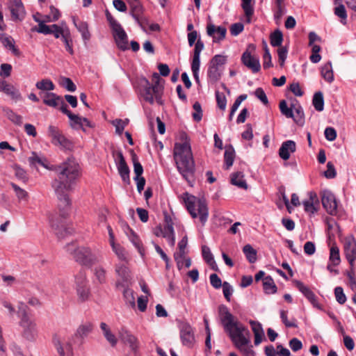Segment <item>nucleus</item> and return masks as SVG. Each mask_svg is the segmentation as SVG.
I'll return each mask as SVG.
<instances>
[{
	"instance_id": "59",
	"label": "nucleus",
	"mask_w": 356,
	"mask_h": 356,
	"mask_svg": "<svg viewBox=\"0 0 356 356\" xmlns=\"http://www.w3.org/2000/svg\"><path fill=\"white\" fill-rule=\"evenodd\" d=\"M29 160L31 165H35L36 164H39L44 168H47V166L45 164V162L47 161V160L45 159H42V158L40 157L35 152L32 153V156L29 157Z\"/></svg>"
},
{
	"instance_id": "64",
	"label": "nucleus",
	"mask_w": 356,
	"mask_h": 356,
	"mask_svg": "<svg viewBox=\"0 0 356 356\" xmlns=\"http://www.w3.org/2000/svg\"><path fill=\"white\" fill-rule=\"evenodd\" d=\"M78 29L81 33L82 38L84 40H88L90 39V34L86 23L81 22L78 26Z\"/></svg>"
},
{
	"instance_id": "40",
	"label": "nucleus",
	"mask_w": 356,
	"mask_h": 356,
	"mask_svg": "<svg viewBox=\"0 0 356 356\" xmlns=\"http://www.w3.org/2000/svg\"><path fill=\"white\" fill-rule=\"evenodd\" d=\"M115 272L122 278L123 281L127 282L131 277L129 269L124 264L116 265Z\"/></svg>"
},
{
	"instance_id": "6",
	"label": "nucleus",
	"mask_w": 356,
	"mask_h": 356,
	"mask_svg": "<svg viewBox=\"0 0 356 356\" xmlns=\"http://www.w3.org/2000/svg\"><path fill=\"white\" fill-rule=\"evenodd\" d=\"M19 306V314L21 316L19 325L22 328V335L28 340L33 339L37 335L38 330L35 321L27 314L26 306L23 303Z\"/></svg>"
},
{
	"instance_id": "1",
	"label": "nucleus",
	"mask_w": 356,
	"mask_h": 356,
	"mask_svg": "<svg viewBox=\"0 0 356 356\" xmlns=\"http://www.w3.org/2000/svg\"><path fill=\"white\" fill-rule=\"evenodd\" d=\"M219 319L224 332L234 346L244 355L254 356V352L250 343V332L248 327L232 315L225 305L218 307Z\"/></svg>"
},
{
	"instance_id": "51",
	"label": "nucleus",
	"mask_w": 356,
	"mask_h": 356,
	"mask_svg": "<svg viewBox=\"0 0 356 356\" xmlns=\"http://www.w3.org/2000/svg\"><path fill=\"white\" fill-rule=\"evenodd\" d=\"M173 223L170 218H165V224L162 227L159 226V230L161 234V236H167V234L174 232L173 229Z\"/></svg>"
},
{
	"instance_id": "2",
	"label": "nucleus",
	"mask_w": 356,
	"mask_h": 356,
	"mask_svg": "<svg viewBox=\"0 0 356 356\" xmlns=\"http://www.w3.org/2000/svg\"><path fill=\"white\" fill-rule=\"evenodd\" d=\"M56 177L52 182L54 188L61 206L69 207L71 201L69 192L73 189V186L81 176V168L74 159L69 158L65 162L54 167Z\"/></svg>"
},
{
	"instance_id": "29",
	"label": "nucleus",
	"mask_w": 356,
	"mask_h": 356,
	"mask_svg": "<svg viewBox=\"0 0 356 356\" xmlns=\"http://www.w3.org/2000/svg\"><path fill=\"white\" fill-rule=\"evenodd\" d=\"M35 87L41 92L39 93L42 97L44 94L43 91L50 92L55 89L54 83L49 79H43L36 83Z\"/></svg>"
},
{
	"instance_id": "60",
	"label": "nucleus",
	"mask_w": 356,
	"mask_h": 356,
	"mask_svg": "<svg viewBox=\"0 0 356 356\" xmlns=\"http://www.w3.org/2000/svg\"><path fill=\"white\" fill-rule=\"evenodd\" d=\"M216 98L218 108L224 111L226 108L227 105V99L225 95L222 92L217 91L216 92Z\"/></svg>"
},
{
	"instance_id": "21",
	"label": "nucleus",
	"mask_w": 356,
	"mask_h": 356,
	"mask_svg": "<svg viewBox=\"0 0 356 356\" xmlns=\"http://www.w3.org/2000/svg\"><path fill=\"white\" fill-rule=\"evenodd\" d=\"M207 33L213 38V42H219L225 38L227 29L224 26H217L209 23L207 26Z\"/></svg>"
},
{
	"instance_id": "36",
	"label": "nucleus",
	"mask_w": 356,
	"mask_h": 356,
	"mask_svg": "<svg viewBox=\"0 0 356 356\" xmlns=\"http://www.w3.org/2000/svg\"><path fill=\"white\" fill-rule=\"evenodd\" d=\"M127 236L129 238V241L138 250V252L143 255L144 252V248L138 235L134 231H133L131 233H129V234H127Z\"/></svg>"
},
{
	"instance_id": "15",
	"label": "nucleus",
	"mask_w": 356,
	"mask_h": 356,
	"mask_svg": "<svg viewBox=\"0 0 356 356\" xmlns=\"http://www.w3.org/2000/svg\"><path fill=\"white\" fill-rule=\"evenodd\" d=\"M180 338L182 344L188 348H192L195 343V336L192 327L185 322L179 325Z\"/></svg>"
},
{
	"instance_id": "10",
	"label": "nucleus",
	"mask_w": 356,
	"mask_h": 356,
	"mask_svg": "<svg viewBox=\"0 0 356 356\" xmlns=\"http://www.w3.org/2000/svg\"><path fill=\"white\" fill-rule=\"evenodd\" d=\"M255 45L250 44L241 56L242 63L253 73H257L261 69L259 58L255 55Z\"/></svg>"
},
{
	"instance_id": "13",
	"label": "nucleus",
	"mask_w": 356,
	"mask_h": 356,
	"mask_svg": "<svg viewBox=\"0 0 356 356\" xmlns=\"http://www.w3.org/2000/svg\"><path fill=\"white\" fill-rule=\"evenodd\" d=\"M204 49V42L201 39H199L195 44L193 49V59L191 62V70L194 76V79L197 83L200 82L199 79V69L200 65V53Z\"/></svg>"
},
{
	"instance_id": "54",
	"label": "nucleus",
	"mask_w": 356,
	"mask_h": 356,
	"mask_svg": "<svg viewBox=\"0 0 356 356\" xmlns=\"http://www.w3.org/2000/svg\"><path fill=\"white\" fill-rule=\"evenodd\" d=\"M288 49L286 47L282 46L277 49L278 63L281 67L284 65L285 60L287 57Z\"/></svg>"
},
{
	"instance_id": "55",
	"label": "nucleus",
	"mask_w": 356,
	"mask_h": 356,
	"mask_svg": "<svg viewBox=\"0 0 356 356\" xmlns=\"http://www.w3.org/2000/svg\"><path fill=\"white\" fill-rule=\"evenodd\" d=\"M334 14L341 19L343 24H346L347 14L343 5L340 4L334 8Z\"/></svg>"
},
{
	"instance_id": "35",
	"label": "nucleus",
	"mask_w": 356,
	"mask_h": 356,
	"mask_svg": "<svg viewBox=\"0 0 356 356\" xmlns=\"http://www.w3.org/2000/svg\"><path fill=\"white\" fill-rule=\"evenodd\" d=\"M231 183L239 188L247 189L248 186L244 179L243 174L241 172L232 174L231 177Z\"/></svg>"
},
{
	"instance_id": "43",
	"label": "nucleus",
	"mask_w": 356,
	"mask_h": 356,
	"mask_svg": "<svg viewBox=\"0 0 356 356\" xmlns=\"http://www.w3.org/2000/svg\"><path fill=\"white\" fill-rule=\"evenodd\" d=\"M207 75L211 82L215 83L220 78V70L211 64H209Z\"/></svg>"
},
{
	"instance_id": "9",
	"label": "nucleus",
	"mask_w": 356,
	"mask_h": 356,
	"mask_svg": "<svg viewBox=\"0 0 356 356\" xmlns=\"http://www.w3.org/2000/svg\"><path fill=\"white\" fill-rule=\"evenodd\" d=\"M72 338L65 333L59 332L53 338V343L59 356H72L73 350L72 346Z\"/></svg>"
},
{
	"instance_id": "22",
	"label": "nucleus",
	"mask_w": 356,
	"mask_h": 356,
	"mask_svg": "<svg viewBox=\"0 0 356 356\" xmlns=\"http://www.w3.org/2000/svg\"><path fill=\"white\" fill-rule=\"evenodd\" d=\"M304 209L309 213H314L319 208V200L315 192L309 193V199L303 202Z\"/></svg>"
},
{
	"instance_id": "48",
	"label": "nucleus",
	"mask_w": 356,
	"mask_h": 356,
	"mask_svg": "<svg viewBox=\"0 0 356 356\" xmlns=\"http://www.w3.org/2000/svg\"><path fill=\"white\" fill-rule=\"evenodd\" d=\"M234 157L235 152L233 148H229L225 150L224 160L227 169L229 168L232 165Z\"/></svg>"
},
{
	"instance_id": "25",
	"label": "nucleus",
	"mask_w": 356,
	"mask_h": 356,
	"mask_svg": "<svg viewBox=\"0 0 356 356\" xmlns=\"http://www.w3.org/2000/svg\"><path fill=\"white\" fill-rule=\"evenodd\" d=\"M249 323L254 335V344L257 346L261 343L263 339L264 338V330L262 328L261 324L258 321L251 320L250 321Z\"/></svg>"
},
{
	"instance_id": "5",
	"label": "nucleus",
	"mask_w": 356,
	"mask_h": 356,
	"mask_svg": "<svg viewBox=\"0 0 356 356\" xmlns=\"http://www.w3.org/2000/svg\"><path fill=\"white\" fill-rule=\"evenodd\" d=\"M75 243H71L68 244L66 248L68 252L73 254L76 262L86 266H91L96 262L97 257L90 248L86 247L75 248Z\"/></svg>"
},
{
	"instance_id": "30",
	"label": "nucleus",
	"mask_w": 356,
	"mask_h": 356,
	"mask_svg": "<svg viewBox=\"0 0 356 356\" xmlns=\"http://www.w3.org/2000/svg\"><path fill=\"white\" fill-rule=\"evenodd\" d=\"M100 328L103 332V334L111 346L114 347L118 343V339L112 333L109 327L105 323H101Z\"/></svg>"
},
{
	"instance_id": "3",
	"label": "nucleus",
	"mask_w": 356,
	"mask_h": 356,
	"mask_svg": "<svg viewBox=\"0 0 356 356\" xmlns=\"http://www.w3.org/2000/svg\"><path fill=\"white\" fill-rule=\"evenodd\" d=\"M174 159L178 171L186 181L192 185L195 181V163L189 143H176Z\"/></svg>"
},
{
	"instance_id": "45",
	"label": "nucleus",
	"mask_w": 356,
	"mask_h": 356,
	"mask_svg": "<svg viewBox=\"0 0 356 356\" xmlns=\"http://www.w3.org/2000/svg\"><path fill=\"white\" fill-rule=\"evenodd\" d=\"M93 329V325L90 323H86L80 325L75 334L76 337L83 338L89 334Z\"/></svg>"
},
{
	"instance_id": "20",
	"label": "nucleus",
	"mask_w": 356,
	"mask_h": 356,
	"mask_svg": "<svg viewBox=\"0 0 356 356\" xmlns=\"http://www.w3.org/2000/svg\"><path fill=\"white\" fill-rule=\"evenodd\" d=\"M343 252L346 259L353 266L356 259V241L353 238L345 241Z\"/></svg>"
},
{
	"instance_id": "46",
	"label": "nucleus",
	"mask_w": 356,
	"mask_h": 356,
	"mask_svg": "<svg viewBox=\"0 0 356 356\" xmlns=\"http://www.w3.org/2000/svg\"><path fill=\"white\" fill-rule=\"evenodd\" d=\"M288 312L286 310L280 311V318L282 322L284 324L286 327H297V321L295 318H292L291 320L288 319L287 316Z\"/></svg>"
},
{
	"instance_id": "17",
	"label": "nucleus",
	"mask_w": 356,
	"mask_h": 356,
	"mask_svg": "<svg viewBox=\"0 0 356 356\" xmlns=\"http://www.w3.org/2000/svg\"><path fill=\"white\" fill-rule=\"evenodd\" d=\"M321 202L326 211L330 215L337 213V202L334 195L329 191H323L321 193Z\"/></svg>"
},
{
	"instance_id": "18",
	"label": "nucleus",
	"mask_w": 356,
	"mask_h": 356,
	"mask_svg": "<svg viewBox=\"0 0 356 356\" xmlns=\"http://www.w3.org/2000/svg\"><path fill=\"white\" fill-rule=\"evenodd\" d=\"M340 263L339 249L336 244H333L330 249L329 263L327 266V270L331 273L338 275L339 271L334 267L338 266Z\"/></svg>"
},
{
	"instance_id": "12",
	"label": "nucleus",
	"mask_w": 356,
	"mask_h": 356,
	"mask_svg": "<svg viewBox=\"0 0 356 356\" xmlns=\"http://www.w3.org/2000/svg\"><path fill=\"white\" fill-rule=\"evenodd\" d=\"M76 293L81 302L87 300L90 296V289L86 280V274L84 270H81L75 276Z\"/></svg>"
},
{
	"instance_id": "37",
	"label": "nucleus",
	"mask_w": 356,
	"mask_h": 356,
	"mask_svg": "<svg viewBox=\"0 0 356 356\" xmlns=\"http://www.w3.org/2000/svg\"><path fill=\"white\" fill-rule=\"evenodd\" d=\"M188 243L187 236H184L178 243L179 252L175 254V259L177 261L178 266H179V259L184 258L185 249Z\"/></svg>"
},
{
	"instance_id": "57",
	"label": "nucleus",
	"mask_w": 356,
	"mask_h": 356,
	"mask_svg": "<svg viewBox=\"0 0 356 356\" xmlns=\"http://www.w3.org/2000/svg\"><path fill=\"white\" fill-rule=\"evenodd\" d=\"M280 109L281 113L286 118H293V113L291 108H289L285 100H282L280 102Z\"/></svg>"
},
{
	"instance_id": "4",
	"label": "nucleus",
	"mask_w": 356,
	"mask_h": 356,
	"mask_svg": "<svg viewBox=\"0 0 356 356\" xmlns=\"http://www.w3.org/2000/svg\"><path fill=\"white\" fill-rule=\"evenodd\" d=\"M164 81L159 74L154 72L152 76V82L145 77L137 79L135 87L138 95L146 102L153 104L154 102L162 104Z\"/></svg>"
},
{
	"instance_id": "16",
	"label": "nucleus",
	"mask_w": 356,
	"mask_h": 356,
	"mask_svg": "<svg viewBox=\"0 0 356 356\" xmlns=\"http://www.w3.org/2000/svg\"><path fill=\"white\" fill-rule=\"evenodd\" d=\"M115 163L118 172L122 179L126 184L130 183L129 178V168L125 161V159L121 152H116Z\"/></svg>"
},
{
	"instance_id": "53",
	"label": "nucleus",
	"mask_w": 356,
	"mask_h": 356,
	"mask_svg": "<svg viewBox=\"0 0 356 356\" xmlns=\"http://www.w3.org/2000/svg\"><path fill=\"white\" fill-rule=\"evenodd\" d=\"M10 186L14 190L16 196L17 197L19 200H26L28 197V193L18 186L17 184L14 183H11Z\"/></svg>"
},
{
	"instance_id": "42",
	"label": "nucleus",
	"mask_w": 356,
	"mask_h": 356,
	"mask_svg": "<svg viewBox=\"0 0 356 356\" xmlns=\"http://www.w3.org/2000/svg\"><path fill=\"white\" fill-rule=\"evenodd\" d=\"M314 107L317 111H322L324 108L323 95L321 92H317L314 94L312 99Z\"/></svg>"
},
{
	"instance_id": "52",
	"label": "nucleus",
	"mask_w": 356,
	"mask_h": 356,
	"mask_svg": "<svg viewBox=\"0 0 356 356\" xmlns=\"http://www.w3.org/2000/svg\"><path fill=\"white\" fill-rule=\"evenodd\" d=\"M132 161L134 163V170L136 175V177H142V174L143 172V168L140 163L138 161V156L135 153H132Z\"/></svg>"
},
{
	"instance_id": "24",
	"label": "nucleus",
	"mask_w": 356,
	"mask_h": 356,
	"mask_svg": "<svg viewBox=\"0 0 356 356\" xmlns=\"http://www.w3.org/2000/svg\"><path fill=\"white\" fill-rule=\"evenodd\" d=\"M296 149V145L294 141L286 140L282 144L279 149V155L283 160L286 161L290 158V154L293 153Z\"/></svg>"
},
{
	"instance_id": "38",
	"label": "nucleus",
	"mask_w": 356,
	"mask_h": 356,
	"mask_svg": "<svg viewBox=\"0 0 356 356\" xmlns=\"http://www.w3.org/2000/svg\"><path fill=\"white\" fill-rule=\"evenodd\" d=\"M110 245L113 251L115 252L120 260L127 261V253L125 249L120 243H113Z\"/></svg>"
},
{
	"instance_id": "19",
	"label": "nucleus",
	"mask_w": 356,
	"mask_h": 356,
	"mask_svg": "<svg viewBox=\"0 0 356 356\" xmlns=\"http://www.w3.org/2000/svg\"><path fill=\"white\" fill-rule=\"evenodd\" d=\"M8 8L13 21H22L25 17V10L21 0H10Z\"/></svg>"
},
{
	"instance_id": "8",
	"label": "nucleus",
	"mask_w": 356,
	"mask_h": 356,
	"mask_svg": "<svg viewBox=\"0 0 356 356\" xmlns=\"http://www.w3.org/2000/svg\"><path fill=\"white\" fill-rule=\"evenodd\" d=\"M67 213L62 211L59 215L52 214L49 216L51 226L58 238H64L73 232L72 227L66 222Z\"/></svg>"
},
{
	"instance_id": "27",
	"label": "nucleus",
	"mask_w": 356,
	"mask_h": 356,
	"mask_svg": "<svg viewBox=\"0 0 356 356\" xmlns=\"http://www.w3.org/2000/svg\"><path fill=\"white\" fill-rule=\"evenodd\" d=\"M43 98V103L53 108H58V102L62 98L60 96L56 95V93L51 92H46L42 96Z\"/></svg>"
},
{
	"instance_id": "39",
	"label": "nucleus",
	"mask_w": 356,
	"mask_h": 356,
	"mask_svg": "<svg viewBox=\"0 0 356 356\" xmlns=\"http://www.w3.org/2000/svg\"><path fill=\"white\" fill-rule=\"evenodd\" d=\"M241 7L244 11L247 22H250V19L254 14V8L252 3V0H241Z\"/></svg>"
},
{
	"instance_id": "49",
	"label": "nucleus",
	"mask_w": 356,
	"mask_h": 356,
	"mask_svg": "<svg viewBox=\"0 0 356 356\" xmlns=\"http://www.w3.org/2000/svg\"><path fill=\"white\" fill-rule=\"evenodd\" d=\"M59 83L62 87L65 88L70 92H74L76 90V87L70 78L64 76L60 77Z\"/></svg>"
},
{
	"instance_id": "11",
	"label": "nucleus",
	"mask_w": 356,
	"mask_h": 356,
	"mask_svg": "<svg viewBox=\"0 0 356 356\" xmlns=\"http://www.w3.org/2000/svg\"><path fill=\"white\" fill-rule=\"evenodd\" d=\"M48 136L51 138V141L54 145L65 149H70L73 147L72 143L65 136L63 131L58 127L49 126Z\"/></svg>"
},
{
	"instance_id": "23",
	"label": "nucleus",
	"mask_w": 356,
	"mask_h": 356,
	"mask_svg": "<svg viewBox=\"0 0 356 356\" xmlns=\"http://www.w3.org/2000/svg\"><path fill=\"white\" fill-rule=\"evenodd\" d=\"M120 337L122 341L129 345L131 350L134 353H136L139 348V341L138 338L127 330H122V332H120Z\"/></svg>"
},
{
	"instance_id": "56",
	"label": "nucleus",
	"mask_w": 356,
	"mask_h": 356,
	"mask_svg": "<svg viewBox=\"0 0 356 356\" xmlns=\"http://www.w3.org/2000/svg\"><path fill=\"white\" fill-rule=\"evenodd\" d=\"M13 169L15 171V175L18 179L22 181L24 183L28 181L27 174L24 169L17 165H15Z\"/></svg>"
},
{
	"instance_id": "50",
	"label": "nucleus",
	"mask_w": 356,
	"mask_h": 356,
	"mask_svg": "<svg viewBox=\"0 0 356 356\" xmlns=\"http://www.w3.org/2000/svg\"><path fill=\"white\" fill-rule=\"evenodd\" d=\"M3 92L10 96L13 99H18L21 96L19 90L10 83L6 84Z\"/></svg>"
},
{
	"instance_id": "63",
	"label": "nucleus",
	"mask_w": 356,
	"mask_h": 356,
	"mask_svg": "<svg viewBox=\"0 0 356 356\" xmlns=\"http://www.w3.org/2000/svg\"><path fill=\"white\" fill-rule=\"evenodd\" d=\"M202 254L203 259H204V261L207 263H208L209 261H211L212 263H214V259H213V254L211 252V250L208 246L203 245L202 247Z\"/></svg>"
},
{
	"instance_id": "47",
	"label": "nucleus",
	"mask_w": 356,
	"mask_h": 356,
	"mask_svg": "<svg viewBox=\"0 0 356 356\" xmlns=\"http://www.w3.org/2000/svg\"><path fill=\"white\" fill-rule=\"evenodd\" d=\"M264 54L263 56V67L264 69H268L273 67L271 61V55L268 48L267 44L265 41L263 42Z\"/></svg>"
},
{
	"instance_id": "32",
	"label": "nucleus",
	"mask_w": 356,
	"mask_h": 356,
	"mask_svg": "<svg viewBox=\"0 0 356 356\" xmlns=\"http://www.w3.org/2000/svg\"><path fill=\"white\" fill-rule=\"evenodd\" d=\"M321 74L325 81L332 83L334 81V73L330 62L326 63L322 67Z\"/></svg>"
},
{
	"instance_id": "62",
	"label": "nucleus",
	"mask_w": 356,
	"mask_h": 356,
	"mask_svg": "<svg viewBox=\"0 0 356 356\" xmlns=\"http://www.w3.org/2000/svg\"><path fill=\"white\" fill-rule=\"evenodd\" d=\"M58 107H59V109L61 111V112L69 118V119L72 121L73 118H74L75 114L72 113L67 108V105L65 103L63 98L60 99V102L59 101L58 102Z\"/></svg>"
},
{
	"instance_id": "28",
	"label": "nucleus",
	"mask_w": 356,
	"mask_h": 356,
	"mask_svg": "<svg viewBox=\"0 0 356 356\" xmlns=\"http://www.w3.org/2000/svg\"><path fill=\"white\" fill-rule=\"evenodd\" d=\"M71 127L73 129H81L83 131L85 130V127H92L91 122L86 118H81L78 115H75L74 118L72 120Z\"/></svg>"
},
{
	"instance_id": "26",
	"label": "nucleus",
	"mask_w": 356,
	"mask_h": 356,
	"mask_svg": "<svg viewBox=\"0 0 356 356\" xmlns=\"http://www.w3.org/2000/svg\"><path fill=\"white\" fill-rule=\"evenodd\" d=\"M0 41L2 44L6 48L10 49L14 55L17 56H20V51L15 46L14 40L11 36L2 33L0 35Z\"/></svg>"
},
{
	"instance_id": "61",
	"label": "nucleus",
	"mask_w": 356,
	"mask_h": 356,
	"mask_svg": "<svg viewBox=\"0 0 356 356\" xmlns=\"http://www.w3.org/2000/svg\"><path fill=\"white\" fill-rule=\"evenodd\" d=\"M6 116L8 118L11 120L13 123L20 125L22 123V117L17 113H14L11 110H6Z\"/></svg>"
},
{
	"instance_id": "14",
	"label": "nucleus",
	"mask_w": 356,
	"mask_h": 356,
	"mask_svg": "<svg viewBox=\"0 0 356 356\" xmlns=\"http://www.w3.org/2000/svg\"><path fill=\"white\" fill-rule=\"evenodd\" d=\"M111 24L114 32V37L119 49L126 50L128 49L127 35L120 24L111 21Z\"/></svg>"
},
{
	"instance_id": "33",
	"label": "nucleus",
	"mask_w": 356,
	"mask_h": 356,
	"mask_svg": "<svg viewBox=\"0 0 356 356\" xmlns=\"http://www.w3.org/2000/svg\"><path fill=\"white\" fill-rule=\"evenodd\" d=\"M295 286L296 288L301 291L304 296L311 302H313L316 299L315 294L302 282L295 281Z\"/></svg>"
},
{
	"instance_id": "44",
	"label": "nucleus",
	"mask_w": 356,
	"mask_h": 356,
	"mask_svg": "<svg viewBox=\"0 0 356 356\" xmlns=\"http://www.w3.org/2000/svg\"><path fill=\"white\" fill-rule=\"evenodd\" d=\"M243 251L250 263L253 264L256 261L257 252L250 245H245Z\"/></svg>"
},
{
	"instance_id": "34",
	"label": "nucleus",
	"mask_w": 356,
	"mask_h": 356,
	"mask_svg": "<svg viewBox=\"0 0 356 356\" xmlns=\"http://www.w3.org/2000/svg\"><path fill=\"white\" fill-rule=\"evenodd\" d=\"M263 287L266 293L272 294L277 291V286L273 278L268 275L263 279Z\"/></svg>"
},
{
	"instance_id": "31",
	"label": "nucleus",
	"mask_w": 356,
	"mask_h": 356,
	"mask_svg": "<svg viewBox=\"0 0 356 356\" xmlns=\"http://www.w3.org/2000/svg\"><path fill=\"white\" fill-rule=\"evenodd\" d=\"M143 8L138 1H135L131 5V15L136 19V21L140 24L143 18Z\"/></svg>"
},
{
	"instance_id": "41",
	"label": "nucleus",
	"mask_w": 356,
	"mask_h": 356,
	"mask_svg": "<svg viewBox=\"0 0 356 356\" xmlns=\"http://www.w3.org/2000/svg\"><path fill=\"white\" fill-rule=\"evenodd\" d=\"M283 35L280 30H275L270 35V42L273 47H282Z\"/></svg>"
},
{
	"instance_id": "58",
	"label": "nucleus",
	"mask_w": 356,
	"mask_h": 356,
	"mask_svg": "<svg viewBox=\"0 0 356 356\" xmlns=\"http://www.w3.org/2000/svg\"><path fill=\"white\" fill-rule=\"evenodd\" d=\"M226 60V56L222 55H216L211 58L209 64L220 69V67L225 64Z\"/></svg>"
},
{
	"instance_id": "7",
	"label": "nucleus",
	"mask_w": 356,
	"mask_h": 356,
	"mask_svg": "<svg viewBox=\"0 0 356 356\" xmlns=\"http://www.w3.org/2000/svg\"><path fill=\"white\" fill-rule=\"evenodd\" d=\"M187 210L193 218L199 217L200 222L204 225L208 218V208L204 201L196 200L195 197L191 196L185 200Z\"/></svg>"
}]
</instances>
